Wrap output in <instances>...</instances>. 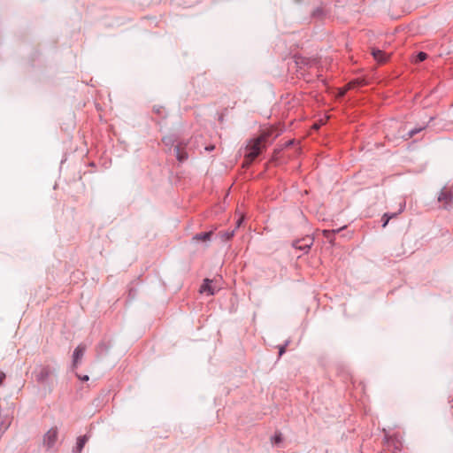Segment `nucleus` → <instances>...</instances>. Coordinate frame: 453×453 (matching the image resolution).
<instances>
[{
  "label": "nucleus",
  "mask_w": 453,
  "mask_h": 453,
  "mask_svg": "<svg viewBox=\"0 0 453 453\" xmlns=\"http://www.w3.org/2000/svg\"><path fill=\"white\" fill-rule=\"evenodd\" d=\"M268 134L264 133L257 138L250 140L246 146L244 165H250L263 150Z\"/></svg>",
  "instance_id": "1"
},
{
  "label": "nucleus",
  "mask_w": 453,
  "mask_h": 453,
  "mask_svg": "<svg viewBox=\"0 0 453 453\" xmlns=\"http://www.w3.org/2000/svg\"><path fill=\"white\" fill-rule=\"evenodd\" d=\"M438 201L442 203L445 207L453 204V184L450 188L445 187L441 189Z\"/></svg>",
  "instance_id": "2"
},
{
  "label": "nucleus",
  "mask_w": 453,
  "mask_h": 453,
  "mask_svg": "<svg viewBox=\"0 0 453 453\" xmlns=\"http://www.w3.org/2000/svg\"><path fill=\"white\" fill-rule=\"evenodd\" d=\"M58 434V429L56 427L50 428L43 437L44 445L48 448H51L57 441Z\"/></svg>",
  "instance_id": "3"
},
{
  "label": "nucleus",
  "mask_w": 453,
  "mask_h": 453,
  "mask_svg": "<svg viewBox=\"0 0 453 453\" xmlns=\"http://www.w3.org/2000/svg\"><path fill=\"white\" fill-rule=\"evenodd\" d=\"M313 243V239L311 236H306L301 240L294 242L293 246L300 250L307 251Z\"/></svg>",
  "instance_id": "4"
},
{
  "label": "nucleus",
  "mask_w": 453,
  "mask_h": 453,
  "mask_svg": "<svg viewBox=\"0 0 453 453\" xmlns=\"http://www.w3.org/2000/svg\"><path fill=\"white\" fill-rule=\"evenodd\" d=\"M85 350H86V346L83 344L78 345L77 348L74 349L73 355V365L74 368H77V366L81 363V361L84 356Z\"/></svg>",
  "instance_id": "5"
},
{
  "label": "nucleus",
  "mask_w": 453,
  "mask_h": 453,
  "mask_svg": "<svg viewBox=\"0 0 453 453\" xmlns=\"http://www.w3.org/2000/svg\"><path fill=\"white\" fill-rule=\"evenodd\" d=\"M212 280L205 279L203 284L200 288L201 293H206L209 296H212L215 293V288L212 287Z\"/></svg>",
  "instance_id": "6"
},
{
  "label": "nucleus",
  "mask_w": 453,
  "mask_h": 453,
  "mask_svg": "<svg viewBox=\"0 0 453 453\" xmlns=\"http://www.w3.org/2000/svg\"><path fill=\"white\" fill-rule=\"evenodd\" d=\"M364 84H365V82L362 80H357V81H350L349 83H348V85L345 88L341 89V91L339 92V96H344L348 89L353 88L357 86H362Z\"/></svg>",
  "instance_id": "7"
},
{
  "label": "nucleus",
  "mask_w": 453,
  "mask_h": 453,
  "mask_svg": "<svg viewBox=\"0 0 453 453\" xmlns=\"http://www.w3.org/2000/svg\"><path fill=\"white\" fill-rule=\"evenodd\" d=\"M372 54L373 56V58L380 63H383L387 60L388 57L386 56V54L380 50H375L373 49L372 51Z\"/></svg>",
  "instance_id": "8"
},
{
  "label": "nucleus",
  "mask_w": 453,
  "mask_h": 453,
  "mask_svg": "<svg viewBox=\"0 0 453 453\" xmlns=\"http://www.w3.org/2000/svg\"><path fill=\"white\" fill-rule=\"evenodd\" d=\"M88 438L86 435L81 436L77 439L76 451L80 453L83 449L84 445L88 441Z\"/></svg>",
  "instance_id": "9"
},
{
  "label": "nucleus",
  "mask_w": 453,
  "mask_h": 453,
  "mask_svg": "<svg viewBox=\"0 0 453 453\" xmlns=\"http://www.w3.org/2000/svg\"><path fill=\"white\" fill-rule=\"evenodd\" d=\"M211 235V232L202 233V234H196L195 236V239L197 240V241L205 242V241H208L210 239Z\"/></svg>",
  "instance_id": "10"
},
{
  "label": "nucleus",
  "mask_w": 453,
  "mask_h": 453,
  "mask_svg": "<svg viewBox=\"0 0 453 453\" xmlns=\"http://www.w3.org/2000/svg\"><path fill=\"white\" fill-rule=\"evenodd\" d=\"M175 151L177 154V157L180 161H183L188 157L187 154L185 152H182L180 147L177 146L175 148Z\"/></svg>",
  "instance_id": "11"
},
{
  "label": "nucleus",
  "mask_w": 453,
  "mask_h": 453,
  "mask_svg": "<svg viewBox=\"0 0 453 453\" xmlns=\"http://www.w3.org/2000/svg\"><path fill=\"white\" fill-rule=\"evenodd\" d=\"M343 227H342V229ZM341 230V228L339 229H336V230H323V235L326 237V238H330L332 234H335V233H338L339 231Z\"/></svg>",
  "instance_id": "12"
},
{
  "label": "nucleus",
  "mask_w": 453,
  "mask_h": 453,
  "mask_svg": "<svg viewBox=\"0 0 453 453\" xmlns=\"http://www.w3.org/2000/svg\"><path fill=\"white\" fill-rule=\"evenodd\" d=\"M426 58H427L426 53H425V52H419V53L417 55V59H416V61H417V62H422V61H424Z\"/></svg>",
  "instance_id": "13"
},
{
  "label": "nucleus",
  "mask_w": 453,
  "mask_h": 453,
  "mask_svg": "<svg viewBox=\"0 0 453 453\" xmlns=\"http://www.w3.org/2000/svg\"><path fill=\"white\" fill-rule=\"evenodd\" d=\"M391 218L392 217H388V214H384L383 219H385V220L383 223V227H385L388 225V223Z\"/></svg>",
  "instance_id": "14"
},
{
  "label": "nucleus",
  "mask_w": 453,
  "mask_h": 453,
  "mask_svg": "<svg viewBox=\"0 0 453 453\" xmlns=\"http://www.w3.org/2000/svg\"><path fill=\"white\" fill-rule=\"evenodd\" d=\"M421 129H422V128H419V129H418V130H411V131L409 133L408 137L410 138V137L413 136V134H417V133H418V132H419Z\"/></svg>",
  "instance_id": "15"
},
{
  "label": "nucleus",
  "mask_w": 453,
  "mask_h": 453,
  "mask_svg": "<svg viewBox=\"0 0 453 453\" xmlns=\"http://www.w3.org/2000/svg\"><path fill=\"white\" fill-rule=\"evenodd\" d=\"M78 378L82 380V381H88V375H84V376H80V375H77Z\"/></svg>",
  "instance_id": "16"
},
{
  "label": "nucleus",
  "mask_w": 453,
  "mask_h": 453,
  "mask_svg": "<svg viewBox=\"0 0 453 453\" xmlns=\"http://www.w3.org/2000/svg\"><path fill=\"white\" fill-rule=\"evenodd\" d=\"M5 379V374L3 372H0V385L3 383Z\"/></svg>",
  "instance_id": "17"
},
{
  "label": "nucleus",
  "mask_w": 453,
  "mask_h": 453,
  "mask_svg": "<svg viewBox=\"0 0 453 453\" xmlns=\"http://www.w3.org/2000/svg\"><path fill=\"white\" fill-rule=\"evenodd\" d=\"M233 235H234V233H233V232H232V233H227V234H226V238H227V239H230Z\"/></svg>",
  "instance_id": "18"
},
{
  "label": "nucleus",
  "mask_w": 453,
  "mask_h": 453,
  "mask_svg": "<svg viewBox=\"0 0 453 453\" xmlns=\"http://www.w3.org/2000/svg\"><path fill=\"white\" fill-rule=\"evenodd\" d=\"M284 351H285V348H284V347H281V348L280 349V356H281V355L284 353Z\"/></svg>",
  "instance_id": "19"
},
{
  "label": "nucleus",
  "mask_w": 453,
  "mask_h": 453,
  "mask_svg": "<svg viewBox=\"0 0 453 453\" xmlns=\"http://www.w3.org/2000/svg\"><path fill=\"white\" fill-rule=\"evenodd\" d=\"M281 441L280 435L275 437V441L280 442Z\"/></svg>",
  "instance_id": "20"
},
{
  "label": "nucleus",
  "mask_w": 453,
  "mask_h": 453,
  "mask_svg": "<svg viewBox=\"0 0 453 453\" xmlns=\"http://www.w3.org/2000/svg\"><path fill=\"white\" fill-rule=\"evenodd\" d=\"M213 148H214L213 146H211V147H207V148H206V150H213Z\"/></svg>",
  "instance_id": "21"
},
{
  "label": "nucleus",
  "mask_w": 453,
  "mask_h": 453,
  "mask_svg": "<svg viewBox=\"0 0 453 453\" xmlns=\"http://www.w3.org/2000/svg\"><path fill=\"white\" fill-rule=\"evenodd\" d=\"M242 219H240L238 220V222H237V226H239L241 225Z\"/></svg>",
  "instance_id": "22"
}]
</instances>
